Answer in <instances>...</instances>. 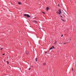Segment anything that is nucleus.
I'll return each instance as SVG.
<instances>
[{
  "label": "nucleus",
  "instance_id": "nucleus-25",
  "mask_svg": "<svg viewBox=\"0 0 76 76\" xmlns=\"http://www.w3.org/2000/svg\"><path fill=\"white\" fill-rule=\"evenodd\" d=\"M64 14H65V13H64Z\"/></svg>",
  "mask_w": 76,
  "mask_h": 76
},
{
  "label": "nucleus",
  "instance_id": "nucleus-3",
  "mask_svg": "<svg viewBox=\"0 0 76 76\" xmlns=\"http://www.w3.org/2000/svg\"><path fill=\"white\" fill-rule=\"evenodd\" d=\"M32 22H34V23H37V21L33 20L32 21Z\"/></svg>",
  "mask_w": 76,
  "mask_h": 76
},
{
  "label": "nucleus",
  "instance_id": "nucleus-5",
  "mask_svg": "<svg viewBox=\"0 0 76 76\" xmlns=\"http://www.w3.org/2000/svg\"><path fill=\"white\" fill-rule=\"evenodd\" d=\"M57 43V41H56V40H55V42L54 43L55 45H57V43Z\"/></svg>",
  "mask_w": 76,
  "mask_h": 76
},
{
  "label": "nucleus",
  "instance_id": "nucleus-4",
  "mask_svg": "<svg viewBox=\"0 0 76 76\" xmlns=\"http://www.w3.org/2000/svg\"><path fill=\"white\" fill-rule=\"evenodd\" d=\"M49 8L48 7H47L46 8V10H47V11H48V10H49Z\"/></svg>",
  "mask_w": 76,
  "mask_h": 76
},
{
  "label": "nucleus",
  "instance_id": "nucleus-11",
  "mask_svg": "<svg viewBox=\"0 0 76 76\" xmlns=\"http://www.w3.org/2000/svg\"><path fill=\"white\" fill-rule=\"evenodd\" d=\"M3 48H1V50H3Z\"/></svg>",
  "mask_w": 76,
  "mask_h": 76
},
{
  "label": "nucleus",
  "instance_id": "nucleus-18",
  "mask_svg": "<svg viewBox=\"0 0 76 76\" xmlns=\"http://www.w3.org/2000/svg\"><path fill=\"white\" fill-rule=\"evenodd\" d=\"M63 35H62L61 36V37H63Z\"/></svg>",
  "mask_w": 76,
  "mask_h": 76
},
{
  "label": "nucleus",
  "instance_id": "nucleus-17",
  "mask_svg": "<svg viewBox=\"0 0 76 76\" xmlns=\"http://www.w3.org/2000/svg\"><path fill=\"white\" fill-rule=\"evenodd\" d=\"M71 41L72 40V39H69Z\"/></svg>",
  "mask_w": 76,
  "mask_h": 76
},
{
  "label": "nucleus",
  "instance_id": "nucleus-21",
  "mask_svg": "<svg viewBox=\"0 0 76 76\" xmlns=\"http://www.w3.org/2000/svg\"><path fill=\"white\" fill-rule=\"evenodd\" d=\"M61 18H63V16H61Z\"/></svg>",
  "mask_w": 76,
  "mask_h": 76
},
{
  "label": "nucleus",
  "instance_id": "nucleus-15",
  "mask_svg": "<svg viewBox=\"0 0 76 76\" xmlns=\"http://www.w3.org/2000/svg\"><path fill=\"white\" fill-rule=\"evenodd\" d=\"M7 63L8 64H9V62H8V61H7Z\"/></svg>",
  "mask_w": 76,
  "mask_h": 76
},
{
  "label": "nucleus",
  "instance_id": "nucleus-6",
  "mask_svg": "<svg viewBox=\"0 0 76 76\" xmlns=\"http://www.w3.org/2000/svg\"><path fill=\"white\" fill-rule=\"evenodd\" d=\"M22 4V3H21V2H18V4Z\"/></svg>",
  "mask_w": 76,
  "mask_h": 76
},
{
  "label": "nucleus",
  "instance_id": "nucleus-2",
  "mask_svg": "<svg viewBox=\"0 0 76 76\" xmlns=\"http://www.w3.org/2000/svg\"><path fill=\"white\" fill-rule=\"evenodd\" d=\"M56 13L58 14H59V15H61V10H58V12H56Z\"/></svg>",
  "mask_w": 76,
  "mask_h": 76
},
{
  "label": "nucleus",
  "instance_id": "nucleus-8",
  "mask_svg": "<svg viewBox=\"0 0 76 76\" xmlns=\"http://www.w3.org/2000/svg\"><path fill=\"white\" fill-rule=\"evenodd\" d=\"M61 20H63V22H65L64 20H63L62 19H61Z\"/></svg>",
  "mask_w": 76,
  "mask_h": 76
},
{
  "label": "nucleus",
  "instance_id": "nucleus-19",
  "mask_svg": "<svg viewBox=\"0 0 76 76\" xmlns=\"http://www.w3.org/2000/svg\"><path fill=\"white\" fill-rule=\"evenodd\" d=\"M45 53H47V52H45Z\"/></svg>",
  "mask_w": 76,
  "mask_h": 76
},
{
  "label": "nucleus",
  "instance_id": "nucleus-9",
  "mask_svg": "<svg viewBox=\"0 0 76 76\" xmlns=\"http://www.w3.org/2000/svg\"><path fill=\"white\" fill-rule=\"evenodd\" d=\"M52 48H53L52 47L50 49V50H52Z\"/></svg>",
  "mask_w": 76,
  "mask_h": 76
},
{
  "label": "nucleus",
  "instance_id": "nucleus-23",
  "mask_svg": "<svg viewBox=\"0 0 76 76\" xmlns=\"http://www.w3.org/2000/svg\"><path fill=\"white\" fill-rule=\"evenodd\" d=\"M31 67H33V66H31Z\"/></svg>",
  "mask_w": 76,
  "mask_h": 76
},
{
  "label": "nucleus",
  "instance_id": "nucleus-20",
  "mask_svg": "<svg viewBox=\"0 0 76 76\" xmlns=\"http://www.w3.org/2000/svg\"><path fill=\"white\" fill-rule=\"evenodd\" d=\"M66 44V43H64V44Z\"/></svg>",
  "mask_w": 76,
  "mask_h": 76
},
{
  "label": "nucleus",
  "instance_id": "nucleus-10",
  "mask_svg": "<svg viewBox=\"0 0 76 76\" xmlns=\"http://www.w3.org/2000/svg\"><path fill=\"white\" fill-rule=\"evenodd\" d=\"M37 59H38V58H36V61H37Z\"/></svg>",
  "mask_w": 76,
  "mask_h": 76
},
{
  "label": "nucleus",
  "instance_id": "nucleus-12",
  "mask_svg": "<svg viewBox=\"0 0 76 76\" xmlns=\"http://www.w3.org/2000/svg\"><path fill=\"white\" fill-rule=\"evenodd\" d=\"M42 13H44V14H45V12H42Z\"/></svg>",
  "mask_w": 76,
  "mask_h": 76
},
{
  "label": "nucleus",
  "instance_id": "nucleus-7",
  "mask_svg": "<svg viewBox=\"0 0 76 76\" xmlns=\"http://www.w3.org/2000/svg\"><path fill=\"white\" fill-rule=\"evenodd\" d=\"M43 65H44V66H45V65H46V63H43Z\"/></svg>",
  "mask_w": 76,
  "mask_h": 76
},
{
  "label": "nucleus",
  "instance_id": "nucleus-24",
  "mask_svg": "<svg viewBox=\"0 0 76 76\" xmlns=\"http://www.w3.org/2000/svg\"><path fill=\"white\" fill-rule=\"evenodd\" d=\"M58 6H60V4H58Z\"/></svg>",
  "mask_w": 76,
  "mask_h": 76
},
{
  "label": "nucleus",
  "instance_id": "nucleus-22",
  "mask_svg": "<svg viewBox=\"0 0 76 76\" xmlns=\"http://www.w3.org/2000/svg\"><path fill=\"white\" fill-rule=\"evenodd\" d=\"M72 70L73 71V69L72 68Z\"/></svg>",
  "mask_w": 76,
  "mask_h": 76
},
{
  "label": "nucleus",
  "instance_id": "nucleus-1",
  "mask_svg": "<svg viewBox=\"0 0 76 76\" xmlns=\"http://www.w3.org/2000/svg\"><path fill=\"white\" fill-rule=\"evenodd\" d=\"M24 16H27L28 18H31V16H29V15L26 14H24L23 15Z\"/></svg>",
  "mask_w": 76,
  "mask_h": 76
},
{
  "label": "nucleus",
  "instance_id": "nucleus-16",
  "mask_svg": "<svg viewBox=\"0 0 76 76\" xmlns=\"http://www.w3.org/2000/svg\"><path fill=\"white\" fill-rule=\"evenodd\" d=\"M2 55H3V56H4V55H5V54H2Z\"/></svg>",
  "mask_w": 76,
  "mask_h": 76
},
{
  "label": "nucleus",
  "instance_id": "nucleus-14",
  "mask_svg": "<svg viewBox=\"0 0 76 76\" xmlns=\"http://www.w3.org/2000/svg\"><path fill=\"white\" fill-rule=\"evenodd\" d=\"M28 70H31V68H29Z\"/></svg>",
  "mask_w": 76,
  "mask_h": 76
},
{
  "label": "nucleus",
  "instance_id": "nucleus-26",
  "mask_svg": "<svg viewBox=\"0 0 76 76\" xmlns=\"http://www.w3.org/2000/svg\"><path fill=\"white\" fill-rule=\"evenodd\" d=\"M26 54H28V53H26Z\"/></svg>",
  "mask_w": 76,
  "mask_h": 76
},
{
  "label": "nucleus",
  "instance_id": "nucleus-13",
  "mask_svg": "<svg viewBox=\"0 0 76 76\" xmlns=\"http://www.w3.org/2000/svg\"><path fill=\"white\" fill-rule=\"evenodd\" d=\"M52 48H54V46H53Z\"/></svg>",
  "mask_w": 76,
  "mask_h": 76
}]
</instances>
